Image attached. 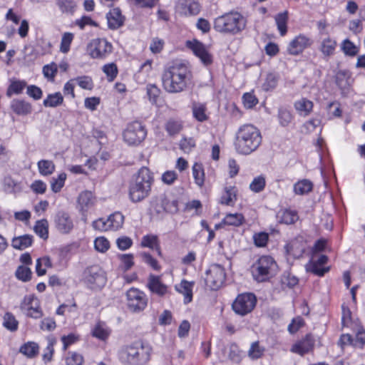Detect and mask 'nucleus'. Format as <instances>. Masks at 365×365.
<instances>
[{
	"label": "nucleus",
	"instance_id": "1",
	"mask_svg": "<svg viewBox=\"0 0 365 365\" xmlns=\"http://www.w3.org/2000/svg\"><path fill=\"white\" fill-rule=\"evenodd\" d=\"M262 140L259 129L251 124L243 125L238 129L236 134L235 149L240 154L250 155L259 148Z\"/></svg>",
	"mask_w": 365,
	"mask_h": 365
},
{
	"label": "nucleus",
	"instance_id": "2",
	"mask_svg": "<svg viewBox=\"0 0 365 365\" xmlns=\"http://www.w3.org/2000/svg\"><path fill=\"white\" fill-rule=\"evenodd\" d=\"M189 70L182 63H176L166 68L162 75L164 89L171 93L183 91L187 87Z\"/></svg>",
	"mask_w": 365,
	"mask_h": 365
},
{
	"label": "nucleus",
	"instance_id": "3",
	"mask_svg": "<svg viewBox=\"0 0 365 365\" xmlns=\"http://www.w3.org/2000/svg\"><path fill=\"white\" fill-rule=\"evenodd\" d=\"M153 178L148 168H141L129 187V195L133 202H138L147 197L151 190Z\"/></svg>",
	"mask_w": 365,
	"mask_h": 365
},
{
	"label": "nucleus",
	"instance_id": "4",
	"mask_svg": "<svg viewBox=\"0 0 365 365\" xmlns=\"http://www.w3.org/2000/svg\"><path fill=\"white\" fill-rule=\"evenodd\" d=\"M246 27V20L238 12H229L217 17L213 24L214 29L221 34L235 35Z\"/></svg>",
	"mask_w": 365,
	"mask_h": 365
},
{
	"label": "nucleus",
	"instance_id": "5",
	"mask_svg": "<svg viewBox=\"0 0 365 365\" xmlns=\"http://www.w3.org/2000/svg\"><path fill=\"white\" fill-rule=\"evenodd\" d=\"M277 270V264L270 256L261 257L252 267V276L259 282L273 277Z\"/></svg>",
	"mask_w": 365,
	"mask_h": 365
},
{
	"label": "nucleus",
	"instance_id": "6",
	"mask_svg": "<svg viewBox=\"0 0 365 365\" xmlns=\"http://www.w3.org/2000/svg\"><path fill=\"white\" fill-rule=\"evenodd\" d=\"M119 357L124 365H139L148 360V355L144 354L141 342H135L122 349Z\"/></svg>",
	"mask_w": 365,
	"mask_h": 365
},
{
	"label": "nucleus",
	"instance_id": "7",
	"mask_svg": "<svg viewBox=\"0 0 365 365\" xmlns=\"http://www.w3.org/2000/svg\"><path fill=\"white\" fill-rule=\"evenodd\" d=\"M225 277V269L220 264H214L206 271L205 282L208 288L217 290L222 287Z\"/></svg>",
	"mask_w": 365,
	"mask_h": 365
},
{
	"label": "nucleus",
	"instance_id": "8",
	"mask_svg": "<svg viewBox=\"0 0 365 365\" xmlns=\"http://www.w3.org/2000/svg\"><path fill=\"white\" fill-rule=\"evenodd\" d=\"M127 306L132 312L143 311L148 304L146 294L137 288L132 287L126 292Z\"/></svg>",
	"mask_w": 365,
	"mask_h": 365
},
{
	"label": "nucleus",
	"instance_id": "9",
	"mask_svg": "<svg viewBox=\"0 0 365 365\" xmlns=\"http://www.w3.org/2000/svg\"><path fill=\"white\" fill-rule=\"evenodd\" d=\"M147 135L145 127L140 122L134 121L128 125L123 132V139L128 145L140 143Z\"/></svg>",
	"mask_w": 365,
	"mask_h": 365
},
{
	"label": "nucleus",
	"instance_id": "10",
	"mask_svg": "<svg viewBox=\"0 0 365 365\" xmlns=\"http://www.w3.org/2000/svg\"><path fill=\"white\" fill-rule=\"evenodd\" d=\"M257 299L252 293L241 294L232 304V309L237 314L244 316L252 312L256 305Z\"/></svg>",
	"mask_w": 365,
	"mask_h": 365
},
{
	"label": "nucleus",
	"instance_id": "11",
	"mask_svg": "<svg viewBox=\"0 0 365 365\" xmlns=\"http://www.w3.org/2000/svg\"><path fill=\"white\" fill-rule=\"evenodd\" d=\"M83 279L91 289H100L106 282L103 270L98 266L87 268L83 273Z\"/></svg>",
	"mask_w": 365,
	"mask_h": 365
},
{
	"label": "nucleus",
	"instance_id": "12",
	"mask_svg": "<svg viewBox=\"0 0 365 365\" xmlns=\"http://www.w3.org/2000/svg\"><path fill=\"white\" fill-rule=\"evenodd\" d=\"M112 45L105 38H94L87 46L89 55L93 58H103L112 51Z\"/></svg>",
	"mask_w": 365,
	"mask_h": 365
},
{
	"label": "nucleus",
	"instance_id": "13",
	"mask_svg": "<svg viewBox=\"0 0 365 365\" xmlns=\"http://www.w3.org/2000/svg\"><path fill=\"white\" fill-rule=\"evenodd\" d=\"M201 6L197 0H178L176 11L182 16H190L197 15Z\"/></svg>",
	"mask_w": 365,
	"mask_h": 365
},
{
	"label": "nucleus",
	"instance_id": "14",
	"mask_svg": "<svg viewBox=\"0 0 365 365\" xmlns=\"http://www.w3.org/2000/svg\"><path fill=\"white\" fill-rule=\"evenodd\" d=\"M54 225L56 230L61 234H68L73 229V220L68 213L59 211L54 217Z\"/></svg>",
	"mask_w": 365,
	"mask_h": 365
},
{
	"label": "nucleus",
	"instance_id": "15",
	"mask_svg": "<svg viewBox=\"0 0 365 365\" xmlns=\"http://www.w3.org/2000/svg\"><path fill=\"white\" fill-rule=\"evenodd\" d=\"M20 307L22 310H26V314L30 317L39 319L43 316L38 300L34 295L26 296Z\"/></svg>",
	"mask_w": 365,
	"mask_h": 365
},
{
	"label": "nucleus",
	"instance_id": "16",
	"mask_svg": "<svg viewBox=\"0 0 365 365\" xmlns=\"http://www.w3.org/2000/svg\"><path fill=\"white\" fill-rule=\"evenodd\" d=\"M312 41L307 36L300 34L290 41L287 46V52L292 55H298L306 48L311 46Z\"/></svg>",
	"mask_w": 365,
	"mask_h": 365
},
{
	"label": "nucleus",
	"instance_id": "17",
	"mask_svg": "<svg viewBox=\"0 0 365 365\" xmlns=\"http://www.w3.org/2000/svg\"><path fill=\"white\" fill-rule=\"evenodd\" d=\"M314 343L315 340L312 334H307L303 339L292 345L291 351L302 356L313 349Z\"/></svg>",
	"mask_w": 365,
	"mask_h": 365
},
{
	"label": "nucleus",
	"instance_id": "18",
	"mask_svg": "<svg viewBox=\"0 0 365 365\" xmlns=\"http://www.w3.org/2000/svg\"><path fill=\"white\" fill-rule=\"evenodd\" d=\"M187 46L205 65H209L212 63V56L201 42L197 40L188 41Z\"/></svg>",
	"mask_w": 365,
	"mask_h": 365
},
{
	"label": "nucleus",
	"instance_id": "19",
	"mask_svg": "<svg viewBox=\"0 0 365 365\" xmlns=\"http://www.w3.org/2000/svg\"><path fill=\"white\" fill-rule=\"evenodd\" d=\"M328 257L326 255H320L318 259L314 257L307 265V269L314 274L322 277L329 270V267H324L323 265L327 262Z\"/></svg>",
	"mask_w": 365,
	"mask_h": 365
},
{
	"label": "nucleus",
	"instance_id": "20",
	"mask_svg": "<svg viewBox=\"0 0 365 365\" xmlns=\"http://www.w3.org/2000/svg\"><path fill=\"white\" fill-rule=\"evenodd\" d=\"M147 287L151 292L160 297L164 296L168 292V287L161 282L160 277L154 274H150Z\"/></svg>",
	"mask_w": 365,
	"mask_h": 365
},
{
	"label": "nucleus",
	"instance_id": "21",
	"mask_svg": "<svg viewBox=\"0 0 365 365\" xmlns=\"http://www.w3.org/2000/svg\"><path fill=\"white\" fill-rule=\"evenodd\" d=\"M161 202V209L155 208V212L160 214L163 212H169L171 214L176 213L178 211V201L176 200H170L168 197L163 195L160 197Z\"/></svg>",
	"mask_w": 365,
	"mask_h": 365
},
{
	"label": "nucleus",
	"instance_id": "22",
	"mask_svg": "<svg viewBox=\"0 0 365 365\" xmlns=\"http://www.w3.org/2000/svg\"><path fill=\"white\" fill-rule=\"evenodd\" d=\"M108 27L111 29H117L123 26L124 17L119 8H114L107 14Z\"/></svg>",
	"mask_w": 365,
	"mask_h": 365
},
{
	"label": "nucleus",
	"instance_id": "23",
	"mask_svg": "<svg viewBox=\"0 0 365 365\" xmlns=\"http://www.w3.org/2000/svg\"><path fill=\"white\" fill-rule=\"evenodd\" d=\"M294 107L300 116L307 117L312 112L314 103L306 98H302L294 102Z\"/></svg>",
	"mask_w": 365,
	"mask_h": 365
},
{
	"label": "nucleus",
	"instance_id": "24",
	"mask_svg": "<svg viewBox=\"0 0 365 365\" xmlns=\"http://www.w3.org/2000/svg\"><path fill=\"white\" fill-rule=\"evenodd\" d=\"M11 110L17 115H26L30 114L32 110L31 105L21 99H14L11 103Z\"/></svg>",
	"mask_w": 365,
	"mask_h": 365
},
{
	"label": "nucleus",
	"instance_id": "25",
	"mask_svg": "<svg viewBox=\"0 0 365 365\" xmlns=\"http://www.w3.org/2000/svg\"><path fill=\"white\" fill-rule=\"evenodd\" d=\"M336 46V41L330 36H328L321 41L319 49L322 52L323 57L327 58L334 55Z\"/></svg>",
	"mask_w": 365,
	"mask_h": 365
},
{
	"label": "nucleus",
	"instance_id": "26",
	"mask_svg": "<svg viewBox=\"0 0 365 365\" xmlns=\"http://www.w3.org/2000/svg\"><path fill=\"white\" fill-rule=\"evenodd\" d=\"M287 252L295 258L300 257L304 252V246L302 241L294 240L285 246Z\"/></svg>",
	"mask_w": 365,
	"mask_h": 365
},
{
	"label": "nucleus",
	"instance_id": "27",
	"mask_svg": "<svg viewBox=\"0 0 365 365\" xmlns=\"http://www.w3.org/2000/svg\"><path fill=\"white\" fill-rule=\"evenodd\" d=\"M140 245L143 247H148L150 249L155 250L158 252L159 255H161V250L157 235H147L143 236L140 242Z\"/></svg>",
	"mask_w": 365,
	"mask_h": 365
},
{
	"label": "nucleus",
	"instance_id": "28",
	"mask_svg": "<svg viewBox=\"0 0 365 365\" xmlns=\"http://www.w3.org/2000/svg\"><path fill=\"white\" fill-rule=\"evenodd\" d=\"M78 203L81 212H86L94 203L93 196L91 192H81L78 197Z\"/></svg>",
	"mask_w": 365,
	"mask_h": 365
},
{
	"label": "nucleus",
	"instance_id": "29",
	"mask_svg": "<svg viewBox=\"0 0 365 365\" xmlns=\"http://www.w3.org/2000/svg\"><path fill=\"white\" fill-rule=\"evenodd\" d=\"M194 285V282H190L186 280H182L179 285V287H176V289L182 294L185 297L184 302L185 304H187L190 302L192 299V287Z\"/></svg>",
	"mask_w": 365,
	"mask_h": 365
},
{
	"label": "nucleus",
	"instance_id": "30",
	"mask_svg": "<svg viewBox=\"0 0 365 365\" xmlns=\"http://www.w3.org/2000/svg\"><path fill=\"white\" fill-rule=\"evenodd\" d=\"M32 242L33 237L30 235H24L14 237L11 245L14 249L22 250L31 246Z\"/></svg>",
	"mask_w": 365,
	"mask_h": 365
},
{
	"label": "nucleus",
	"instance_id": "31",
	"mask_svg": "<svg viewBox=\"0 0 365 365\" xmlns=\"http://www.w3.org/2000/svg\"><path fill=\"white\" fill-rule=\"evenodd\" d=\"M313 189V183L307 179L299 180L294 185V192L296 195H304L309 193Z\"/></svg>",
	"mask_w": 365,
	"mask_h": 365
},
{
	"label": "nucleus",
	"instance_id": "32",
	"mask_svg": "<svg viewBox=\"0 0 365 365\" xmlns=\"http://www.w3.org/2000/svg\"><path fill=\"white\" fill-rule=\"evenodd\" d=\"M124 222V216L120 212L111 214L108 218V225L110 230H118L121 228Z\"/></svg>",
	"mask_w": 365,
	"mask_h": 365
},
{
	"label": "nucleus",
	"instance_id": "33",
	"mask_svg": "<svg viewBox=\"0 0 365 365\" xmlns=\"http://www.w3.org/2000/svg\"><path fill=\"white\" fill-rule=\"evenodd\" d=\"M39 173L43 176L51 175L55 170V164L52 160H41L37 163Z\"/></svg>",
	"mask_w": 365,
	"mask_h": 365
},
{
	"label": "nucleus",
	"instance_id": "34",
	"mask_svg": "<svg viewBox=\"0 0 365 365\" xmlns=\"http://www.w3.org/2000/svg\"><path fill=\"white\" fill-rule=\"evenodd\" d=\"M336 83L343 91H348L350 86V78L344 71H339L336 75Z\"/></svg>",
	"mask_w": 365,
	"mask_h": 365
},
{
	"label": "nucleus",
	"instance_id": "35",
	"mask_svg": "<svg viewBox=\"0 0 365 365\" xmlns=\"http://www.w3.org/2000/svg\"><path fill=\"white\" fill-rule=\"evenodd\" d=\"M287 21L288 12L287 11L279 13L275 16V21L281 36H284L287 32Z\"/></svg>",
	"mask_w": 365,
	"mask_h": 365
},
{
	"label": "nucleus",
	"instance_id": "36",
	"mask_svg": "<svg viewBox=\"0 0 365 365\" xmlns=\"http://www.w3.org/2000/svg\"><path fill=\"white\" fill-rule=\"evenodd\" d=\"M192 175L195 183L199 187H202L205 182V173L202 165L201 163H195L192 166Z\"/></svg>",
	"mask_w": 365,
	"mask_h": 365
},
{
	"label": "nucleus",
	"instance_id": "37",
	"mask_svg": "<svg viewBox=\"0 0 365 365\" xmlns=\"http://www.w3.org/2000/svg\"><path fill=\"white\" fill-rule=\"evenodd\" d=\"M38 345L33 341L24 344L20 348V352L29 358L36 356L38 353Z\"/></svg>",
	"mask_w": 365,
	"mask_h": 365
},
{
	"label": "nucleus",
	"instance_id": "38",
	"mask_svg": "<svg viewBox=\"0 0 365 365\" xmlns=\"http://www.w3.org/2000/svg\"><path fill=\"white\" fill-rule=\"evenodd\" d=\"M26 86V82L20 80H12L7 89L6 95L11 96L12 94H20Z\"/></svg>",
	"mask_w": 365,
	"mask_h": 365
},
{
	"label": "nucleus",
	"instance_id": "39",
	"mask_svg": "<svg viewBox=\"0 0 365 365\" xmlns=\"http://www.w3.org/2000/svg\"><path fill=\"white\" fill-rule=\"evenodd\" d=\"M63 101V96L60 92L49 94L46 99L43 100V106L45 107H57L62 104Z\"/></svg>",
	"mask_w": 365,
	"mask_h": 365
},
{
	"label": "nucleus",
	"instance_id": "40",
	"mask_svg": "<svg viewBox=\"0 0 365 365\" xmlns=\"http://www.w3.org/2000/svg\"><path fill=\"white\" fill-rule=\"evenodd\" d=\"M57 5L61 12L67 14H73L76 8L74 0H57Z\"/></svg>",
	"mask_w": 365,
	"mask_h": 365
},
{
	"label": "nucleus",
	"instance_id": "41",
	"mask_svg": "<svg viewBox=\"0 0 365 365\" xmlns=\"http://www.w3.org/2000/svg\"><path fill=\"white\" fill-rule=\"evenodd\" d=\"M236 200V190L235 187H225V193L222 195L220 203L230 205Z\"/></svg>",
	"mask_w": 365,
	"mask_h": 365
},
{
	"label": "nucleus",
	"instance_id": "42",
	"mask_svg": "<svg viewBox=\"0 0 365 365\" xmlns=\"http://www.w3.org/2000/svg\"><path fill=\"white\" fill-rule=\"evenodd\" d=\"M341 49L346 56H354L359 52V48L348 38L341 42Z\"/></svg>",
	"mask_w": 365,
	"mask_h": 365
},
{
	"label": "nucleus",
	"instance_id": "43",
	"mask_svg": "<svg viewBox=\"0 0 365 365\" xmlns=\"http://www.w3.org/2000/svg\"><path fill=\"white\" fill-rule=\"evenodd\" d=\"M182 129V123L180 120L170 119L165 124V130L170 135L178 134Z\"/></svg>",
	"mask_w": 365,
	"mask_h": 365
},
{
	"label": "nucleus",
	"instance_id": "44",
	"mask_svg": "<svg viewBox=\"0 0 365 365\" xmlns=\"http://www.w3.org/2000/svg\"><path fill=\"white\" fill-rule=\"evenodd\" d=\"M93 336L101 339L105 340L110 334L108 328L103 323H98L92 331Z\"/></svg>",
	"mask_w": 365,
	"mask_h": 365
},
{
	"label": "nucleus",
	"instance_id": "45",
	"mask_svg": "<svg viewBox=\"0 0 365 365\" xmlns=\"http://www.w3.org/2000/svg\"><path fill=\"white\" fill-rule=\"evenodd\" d=\"M3 325L8 330L15 331L18 329L19 322L11 313L6 312L4 316Z\"/></svg>",
	"mask_w": 365,
	"mask_h": 365
},
{
	"label": "nucleus",
	"instance_id": "46",
	"mask_svg": "<svg viewBox=\"0 0 365 365\" xmlns=\"http://www.w3.org/2000/svg\"><path fill=\"white\" fill-rule=\"evenodd\" d=\"M319 118H312L306 121L301 127V133L304 134H309L312 133L317 127L321 125Z\"/></svg>",
	"mask_w": 365,
	"mask_h": 365
},
{
	"label": "nucleus",
	"instance_id": "47",
	"mask_svg": "<svg viewBox=\"0 0 365 365\" xmlns=\"http://www.w3.org/2000/svg\"><path fill=\"white\" fill-rule=\"evenodd\" d=\"M244 221V217L242 214L235 213V214H228L224 218L222 222L225 225H232V226H240L242 224Z\"/></svg>",
	"mask_w": 365,
	"mask_h": 365
},
{
	"label": "nucleus",
	"instance_id": "48",
	"mask_svg": "<svg viewBox=\"0 0 365 365\" xmlns=\"http://www.w3.org/2000/svg\"><path fill=\"white\" fill-rule=\"evenodd\" d=\"M34 231L40 237L46 239L48 235V221L45 219L38 220L34 226Z\"/></svg>",
	"mask_w": 365,
	"mask_h": 365
},
{
	"label": "nucleus",
	"instance_id": "49",
	"mask_svg": "<svg viewBox=\"0 0 365 365\" xmlns=\"http://www.w3.org/2000/svg\"><path fill=\"white\" fill-rule=\"evenodd\" d=\"M265 185L266 180L264 176L259 175L255 178L250 184V189L254 192H260L264 189Z\"/></svg>",
	"mask_w": 365,
	"mask_h": 365
},
{
	"label": "nucleus",
	"instance_id": "50",
	"mask_svg": "<svg viewBox=\"0 0 365 365\" xmlns=\"http://www.w3.org/2000/svg\"><path fill=\"white\" fill-rule=\"evenodd\" d=\"M58 72V66L55 63L45 65L43 67V74L48 81L53 82L55 76Z\"/></svg>",
	"mask_w": 365,
	"mask_h": 365
},
{
	"label": "nucleus",
	"instance_id": "51",
	"mask_svg": "<svg viewBox=\"0 0 365 365\" xmlns=\"http://www.w3.org/2000/svg\"><path fill=\"white\" fill-rule=\"evenodd\" d=\"M66 179V174L62 173L58 175V178H52L51 180V187L53 192H58L63 187L65 180Z\"/></svg>",
	"mask_w": 365,
	"mask_h": 365
},
{
	"label": "nucleus",
	"instance_id": "52",
	"mask_svg": "<svg viewBox=\"0 0 365 365\" xmlns=\"http://www.w3.org/2000/svg\"><path fill=\"white\" fill-rule=\"evenodd\" d=\"M278 118L282 126H287L292 120L293 116L289 110L286 108H280L278 113Z\"/></svg>",
	"mask_w": 365,
	"mask_h": 365
},
{
	"label": "nucleus",
	"instance_id": "53",
	"mask_svg": "<svg viewBox=\"0 0 365 365\" xmlns=\"http://www.w3.org/2000/svg\"><path fill=\"white\" fill-rule=\"evenodd\" d=\"M206 108L204 105L200 103H195L192 107V112L194 117L200 122L207 120V116L205 114Z\"/></svg>",
	"mask_w": 365,
	"mask_h": 365
},
{
	"label": "nucleus",
	"instance_id": "54",
	"mask_svg": "<svg viewBox=\"0 0 365 365\" xmlns=\"http://www.w3.org/2000/svg\"><path fill=\"white\" fill-rule=\"evenodd\" d=\"M73 39V34L72 33L66 32L63 34L60 46V51L62 53H66L69 51Z\"/></svg>",
	"mask_w": 365,
	"mask_h": 365
},
{
	"label": "nucleus",
	"instance_id": "55",
	"mask_svg": "<svg viewBox=\"0 0 365 365\" xmlns=\"http://www.w3.org/2000/svg\"><path fill=\"white\" fill-rule=\"evenodd\" d=\"M298 220V215L294 210H286L282 212L281 216V222L291 225L294 223Z\"/></svg>",
	"mask_w": 365,
	"mask_h": 365
},
{
	"label": "nucleus",
	"instance_id": "56",
	"mask_svg": "<svg viewBox=\"0 0 365 365\" xmlns=\"http://www.w3.org/2000/svg\"><path fill=\"white\" fill-rule=\"evenodd\" d=\"M15 274L19 279L23 282H27L31 279L32 272L30 268L21 265L17 268Z\"/></svg>",
	"mask_w": 365,
	"mask_h": 365
},
{
	"label": "nucleus",
	"instance_id": "57",
	"mask_svg": "<svg viewBox=\"0 0 365 365\" xmlns=\"http://www.w3.org/2000/svg\"><path fill=\"white\" fill-rule=\"evenodd\" d=\"M103 71L106 75L108 81H113L118 74V68L114 63H108L103 66Z\"/></svg>",
	"mask_w": 365,
	"mask_h": 365
},
{
	"label": "nucleus",
	"instance_id": "58",
	"mask_svg": "<svg viewBox=\"0 0 365 365\" xmlns=\"http://www.w3.org/2000/svg\"><path fill=\"white\" fill-rule=\"evenodd\" d=\"M83 356L76 352H68L66 358V365H83Z\"/></svg>",
	"mask_w": 365,
	"mask_h": 365
},
{
	"label": "nucleus",
	"instance_id": "59",
	"mask_svg": "<svg viewBox=\"0 0 365 365\" xmlns=\"http://www.w3.org/2000/svg\"><path fill=\"white\" fill-rule=\"evenodd\" d=\"M264 349L261 347L258 341L253 342L248 351V356L252 359H257L260 358L264 352Z\"/></svg>",
	"mask_w": 365,
	"mask_h": 365
},
{
	"label": "nucleus",
	"instance_id": "60",
	"mask_svg": "<svg viewBox=\"0 0 365 365\" xmlns=\"http://www.w3.org/2000/svg\"><path fill=\"white\" fill-rule=\"evenodd\" d=\"M146 90L150 101L153 104H155L160 96V90L154 84L148 85Z\"/></svg>",
	"mask_w": 365,
	"mask_h": 365
},
{
	"label": "nucleus",
	"instance_id": "61",
	"mask_svg": "<svg viewBox=\"0 0 365 365\" xmlns=\"http://www.w3.org/2000/svg\"><path fill=\"white\" fill-rule=\"evenodd\" d=\"M269 239V235L266 232L256 233L253 236L255 245L259 247H263L266 246Z\"/></svg>",
	"mask_w": 365,
	"mask_h": 365
},
{
	"label": "nucleus",
	"instance_id": "62",
	"mask_svg": "<svg viewBox=\"0 0 365 365\" xmlns=\"http://www.w3.org/2000/svg\"><path fill=\"white\" fill-rule=\"evenodd\" d=\"M242 99L245 107L249 109L252 108L258 103L257 98L251 93H245Z\"/></svg>",
	"mask_w": 365,
	"mask_h": 365
},
{
	"label": "nucleus",
	"instance_id": "63",
	"mask_svg": "<svg viewBox=\"0 0 365 365\" xmlns=\"http://www.w3.org/2000/svg\"><path fill=\"white\" fill-rule=\"evenodd\" d=\"M277 77L273 73H269L266 78V81L263 84V88L265 91H269L274 88L277 85Z\"/></svg>",
	"mask_w": 365,
	"mask_h": 365
},
{
	"label": "nucleus",
	"instance_id": "64",
	"mask_svg": "<svg viewBox=\"0 0 365 365\" xmlns=\"http://www.w3.org/2000/svg\"><path fill=\"white\" fill-rule=\"evenodd\" d=\"M94 246L96 250L104 252L108 250L110 244L105 237H98L94 241Z\"/></svg>",
	"mask_w": 365,
	"mask_h": 365
}]
</instances>
